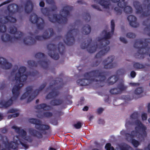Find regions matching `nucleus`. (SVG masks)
<instances>
[{
	"label": "nucleus",
	"mask_w": 150,
	"mask_h": 150,
	"mask_svg": "<svg viewBox=\"0 0 150 150\" xmlns=\"http://www.w3.org/2000/svg\"><path fill=\"white\" fill-rule=\"evenodd\" d=\"M26 68L23 67L18 69H13L9 77L10 80L13 81V83L15 84L12 90L13 96L7 101H2L0 103V108H6L10 106L12 104L13 101L16 100L19 96L20 90L23 85V82L26 80L27 78V76L24 74Z\"/></svg>",
	"instance_id": "1"
},
{
	"label": "nucleus",
	"mask_w": 150,
	"mask_h": 150,
	"mask_svg": "<svg viewBox=\"0 0 150 150\" xmlns=\"http://www.w3.org/2000/svg\"><path fill=\"white\" fill-rule=\"evenodd\" d=\"M18 136H14L13 141L8 143V139L6 137L0 134V149L1 150H8L11 148L14 150H18V145L20 144L22 148L25 149L28 148V145L26 142H31V138L27 135L26 131L21 129L18 133Z\"/></svg>",
	"instance_id": "2"
},
{
	"label": "nucleus",
	"mask_w": 150,
	"mask_h": 150,
	"mask_svg": "<svg viewBox=\"0 0 150 150\" xmlns=\"http://www.w3.org/2000/svg\"><path fill=\"white\" fill-rule=\"evenodd\" d=\"M111 33L108 32L106 30H103L100 34V36L96 38L98 42V49H100L99 52L96 55L97 58H100L105 55L109 50L110 47L108 46L110 44V41L108 39H110L114 30L115 23L114 21L112 20L111 22Z\"/></svg>",
	"instance_id": "3"
},
{
	"label": "nucleus",
	"mask_w": 150,
	"mask_h": 150,
	"mask_svg": "<svg viewBox=\"0 0 150 150\" xmlns=\"http://www.w3.org/2000/svg\"><path fill=\"white\" fill-rule=\"evenodd\" d=\"M86 79H80L77 81V82L79 85L81 86H86L92 83L93 82H97L100 84L98 87L102 86V82L104 81L105 77L100 73L99 71L96 70L92 71L85 75Z\"/></svg>",
	"instance_id": "4"
},
{
	"label": "nucleus",
	"mask_w": 150,
	"mask_h": 150,
	"mask_svg": "<svg viewBox=\"0 0 150 150\" xmlns=\"http://www.w3.org/2000/svg\"><path fill=\"white\" fill-rule=\"evenodd\" d=\"M135 125V130L132 132L131 134H128L126 135V139L129 142H131L134 146L135 147H137L140 144L139 142L133 139L134 137H138L140 134H141V132H142L144 135L146 134L145 131L146 128V127L143 125L141 122L138 120H136L134 123Z\"/></svg>",
	"instance_id": "5"
},
{
	"label": "nucleus",
	"mask_w": 150,
	"mask_h": 150,
	"mask_svg": "<svg viewBox=\"0 0 150 150\" xmlns=\"http://www.w3.org/2000/svg\"><path fill=\"white\" fill-rule=\"evenodd\" d=\"M29 122L35 125V128L38 131H36L32 128H29L28 131L29 133L33 136L39 138L42 137V132L43 131L49 129L50 127L49 126L42 124L41 121L38 120L30 118L28 120Z\"/></svg>",
	"instance_id": "6"
},
{
	"label": "nucleus",
	"mask_w": 150,
	"mask_h": 150,
	"mask_svg": "<svg viewBox=\"0 0 150 150\" xmlns=\"http://www.w3.org/2000/svg\"><path fill=\"white\" fill-rule=\"evenodd\" d=\"M72 9V7L69 6H64L60 12L59 15H50L49 20L52 23L57 22L59 23H64L67 21V17L69 15V11Z\"/></svg>",
	"instance_id": "7"
},
{
	"label": "nucleus",
	"mask_w": 150,
	"mask_h": 150,
	"mask_svg": "<svg viewBox=\"0 0 150 150\" xmlns=\"http://www.w3.org/2000/svg\"><path fill=\"white\" fill-rule=\"evenodd\" d=\"M48 55L54 59L57 60L59 58V51L62 53L64 50V47L62 43L59 44L52 43L49 44L47 46Z\"/></svg>",
	"instance_id": "8"
},
{
	"label": "nucleus",
	"mask_w": 150,
	"mask_h": 150,
	"mask_svg": "<svg viewBox=\"0 0 150 150\" xmlns=\"http://www.w3.org/2000/svg\"><path fill=\"white\" fill-rule=\"evenodd\" d=\"M9 32L11 35L4 34L1 36V38L3 41L14 42L20 38L23 35L21 31H16V28L14 27L11 28Z\"/></svg>",
	"instance_id": "9"
},
{
	"label": "nucleus",
	"mask_w": 150,
	"mask_h": 150,
	"mask_svg": "<svg viewBox=\"0 0 150 150\" xmlns=\"http://www.w3.org/2000/svg\"><path fill=\"white\" fill-rule=\"evenodd\" d=\"M77 25H72L70 26L69 30L65 35L63 39L64 42L69 45H71L74 41V36L76 35L79 32L78 30L76 28Z\"/></svg>",
	"instance_id": "10"
},
{
	"label": "nucleus",
	"mask_w": 150,
	"mask_h": 150,
	"mask_svg": "<svg viewBox=\"0 0 150 150\" xmlns=\"http://www.w3.org/2000/svg\"><path fill=\"white\" fill-rule=\"evenodd\" d=\"M8 10L6 12V15L4 17V21L3 22L4 23L8 22L9 21L11 22L15 23L16 20V18L11 17L12 14L14 13L17 9V6L16 4H12L9 5L8 7Z\"/></svg>",
	"instance_id": "11"
},
{
	"label": "nucleus",
	"mask_w": 150,
	"mask_h": 150,
	"mask_svg": "<svg viewBox=\"0 0 150 150\" xmlns=\"http://www.w3.org/2000/svg\"><path fill=\"white\" fill-rule=\"evenodd\" d=\"M147 45L145 42L142 43L140 41L136 42L134 45V47L139 48L137 53L136 54V57L138 58H143V54L150 52V48L146 47Z\"/></svg>",
	"instance_id": "12"
},
{
	"label": "nucleus",
	"mask_w": 150,
	"mask_h": 150,
	"mask_svg": "<svg viewBox=\"0 0 150 150\" xmlns=\"http://www.w3.org/2000/svg\"><path fill=\"white\" fill-rule=\"evenodd\" d=\"M96 42L91 43L92 40L90 39L87 42L82 43L81 45L82 49H87V51L89 53H93L95 52L98 49V42L96 40Z\"/></svg>",
	"instance_id": "13"
},
{
	"label": "nucleus",
	"mask_w": 150,
	"mask_h": 150,
	"mask_svg": "<svg viewBox=\"0 0 150 150\" xmlns=\"http://www.w3.org/2000/svg\"><path fill=\"white\" fill-rule=\"evenodd\" d=\"M38 91L36 90L34 92L32 91V88L28 87L26 88V92L20 98L21 100H23L28 97L27 102H30L33 100L38 94Z\"/></svg>",
	"instance_id": "14"
},
{
	"label": "nucleus",
	"mask_w": 150,
	"mask_h": 150,
	"mask_svg": "<svg viewBox=\"0 0 150 150\" xmlns=\"http://www.w3.org/2000/svg\"><path fill=\"white\" fill-rule=\"evenodd\" d=\"M30 21L33 23H36L38 28L42 30L44 28L45 23L44 20L41 18L39 17L35 13L31 15L29 19Z\"/></svg>",
	"instance_id": "15"
},
{
	"label": "nucleus",
	"mask_w": 150,
	"mask_h": 150,
	"mask_svg": "<svg viewBox=\"0 0 150 150\" xmlns=\"http://www.w3.org/2000/svg\"><path fill=\"white\" fill-rule=\"evenodd\" d=\"M33 34L30 33H29L22 40V42L27 45H32L34 44L35 41L33 38Z\"/></svg>",
	"instance_id": "16"
},
{
	"label": "nucleus",
	"mask_w": 150,
	"mask_h": 150,
	"mask_svg": "<svg viewBox=\"0 0 150 150\" xmlns=\"http://www.w3.org/2000/svg\"><path fill=\"white\" fill-rule=\"evenodd\" d=\"M125 5H126V4L125 3ZM126 5H125V6L123 8H121L119 7L118 6V7H120V8H119V7H116L115 8V10L116 12V13L118 15L120 14L122 12V9L124 8L125 7L124 9V12L126 13L127 14H129L131 13L132 12V8L131 7L129 6H126Z\"/></svg>",
	"instance_id": "17"
},
{
	"label": "nucleus",
	"mask_w": 150,
	"mask_h": 150,
	"mask_svg": "<svg viewBox=\"0 0 150 150\" xmlns=\"http://www.w3.org/2000/svg\"><path fill=\"white\" fill-rule=\"evenodd\" d=\"M114 59V57L113 56L109 57L104 63V67L105 69H108L112 67L113 65L112 62Z\"/></svg>",
	"instance_id": "18"
},
{
	"label": "nucleus",
	"mask_w": 150,
	"mask_h": 150,
	"mask_svg": "<svg viewBox=\"0 0 150 150\" xmlns=\"http://www.w3.org/2000/svg\"><path fill=\"white\" fill-rule=\"evenodd\" d=\"M43 35L45 40L49 39L53 37L54 35V32L52 29L50 28L45 30L43 33Z\"/></svg>",
	"instance_id": "19"
},
{
	"label": "nucleus",
	"mask_w": 150,
	"mask_h": 150,
	"mask_svg": "<svg viewBox=\"0 0 150 150\" xmlns=\"http://www.w3.org/2000/svg\"><path fill=\"white\" fill-rule=\"evenodd\" d=\"M0 64L2 65V67L3 69H8L12 67V64L3 58H0Z\"/></svg>",
	"instance_id": "20"
},
{
	"label": "nucleus",
	"mask_w": 150,
	"mask_h": 150,
	"mask_svg": "<svg viewBox=\"0 0 150 150\" xmlns=\"http://www.w3.org/2000/svg\"><path fill=\"white\" fill-rule=\"evenodd\" d=\"M91 30L90 26L88 24H86L83 26L81 29V32L83 34L88 35L90 33Z\"/></svg>",
	"instance_id": "21"
},
{
	"label": "nucleus",
	"mask_w": 150,
	"mask_h": 150,
	"mask_svg": "<svg viewBox=\"0 0 150 150\" xmlns=\"http://www.w3.org/2000/svg\"><path fill=\"white\" fill-rule=\"evenodd\" d=\"M117 87L121 93L127 88V86L124 84V81L122 80L119 81Z\"/></svg>",
	"instance_id": "22"
},
{
	"label": "nucleus",
	"mask_w": 150,
	"mask_h": 150,
	"mask_svg": "<svg viewBox=\"0 0 150 150\" xmlns=\"http://www.w3.org/2000/svg\"><path fill=\"white\" fill-rule=\"evenodd\" d=\"M117 76L113 75L110 77L107 81V83L108 85H112L115 83L118 80Z\"/></svg>",
	"instance_id": "23"
},
{
	"label": "nucleus",
	"mask_w": 150,
	"mask_h": 150,
	"mask_svg": "<svg viewBox=\"0 0 150 150\" xmlns=\"http://www.w3.org/2000/svg\"><path fill=\"white\" fill-rule=\"evenodd\" d=\"M33 5L31 1H28L26 4L25 7V10L27 13L31 12L33 9Z\"/></svg>",
	"instance_id": "24"
},
{
	"label": "nucleus",
	"mask_w": 150,
	"mask_h": 150,
	"mask_svg": "<svg viewBox=\"0 0 150 150\" xmlns=\"http://www.w3.org/2000/svg\"><path fill=\"white\" fill-rule=\"evenodd\" d=\"M59 94V93L57 91L54 89L47 96L46 98L47 99H50L55 97L57 96Z\"/></svg>",
	"instance_id": "25"
},
{
	"label": "nucleus",
	"mask_w": 150,
	"mask_h": 150,
	"mask_svg": "<svg viewBox=\"0 0 150 150\" xmlns=\"http://www.w3.org/2000/svg\"><path fill=\"white\" fill-rule=\"evenodd\" d=\"M52 115V113L49 112H41L40 114L37 115V117L39 118H42L43 117H48Z\"/></svg>",
	"instance_id": "26"
},
{
	"label": "nucleus",
	"mask_w": 150,
	"mask_h": 150,
	"mask_svg": "<svg viewBox=\"0 0 150 150\" xmlns=\"http://www.w3.org/2000/svg\"><path fill=\"white\" fill-rule=\"evenodd\" d=\"M63 102V100L61 99H56L51 101L50 104L52 105H59Z\"/></svg>",
	"instance_id": "27"
},
{
	"label": "nucleus",
	"mask_w": 150,
	"mask_h": 150,
	"mask_svg": "<svg viewBox=\"0 0 150 150\" xmlns=\"http://www.w3.org/2000/svg\"><path fill=\"white\" fill-rule=\"evenodd\" d=\"M134 6L137 10V12L138 13H141L142 8L141 6L140 3L137 1H135L133 3Z\"/></svg>",
	"instance_id": "28"
},
{
	"label": "nucleus",
	"mask_w": 150,
	"mask_h": 150,
	"mask_svg": "<svg viewBox=\"0 0 150 150\" xmlns=\"http://www.w3.org/2000/svg\"><path fill=\"white\" fill-rule=\"evenodd\" d=\"M114 2H119L118 6L121 8H123L125 6V3L124 2V0H112Z\"/></svg>",
	"instance_id": "29"
},
{
	"label": "nucleus",
	"mask_w": 150,
	"mask_h": 150,
	"mask_svg": "<svg viewBox=\"0 0 150 150\" xmlns=\"http://www.w3.org/2000/svg\"><path fill=\"white\" fill-rule=\"evenodd\" d=\"M49 107L47 105L45 104H42L37 105L36 107V108L38 110H46L48 109Z\"/></svg>",
	"instance_id": "30"
},
{
	"label": "nucleus",
	"mask_w": 150,
	"mask_h": 150,
	"mask_svg": "<svg viewBox=\"0 0 150 150\" xmlns=\"http://www.w3.org/2000/svg\"><path fill=\"white\" fill-rule=\"evenodd\" d=\"M134 67L136 69H142L145 68V66L142 64L137 62H135L133 64Z\"/></svg>",
	"instance_id": "31"
},
{
	"label": "nucleus",
	"mask_w": 150,
	"mask_h": 150,
	"mask_svg": "<svg viewBox=\"0 0 150 150\" xmlns=\"http://www.w3.org/2000/svg\"><path fill=\"white\" fill-rule=\"evenodd\" d=\"M3 21H4V17L2 19V20L0 22V32H4L6 31V27L3 25H2L3 23H6L7 22L4 23L3 22Z\"/></svg>",
	"instance_id": "32"
},
{
	"label": "nucleus",
	"mask_w": 150,
	"mask_h": 150,
	"mask_svg": "<svg viewBox=\"0 0 150 150\" xmlns=\"http://www.w3.org/2000/svg\"><path fill=\"white\" fill-rule=\"evenodd\" d=\"M110 92L112 94H117L122 93L117 87L111 89Z\"/></svg>",
	"instance_id": "33"
},
{
	"label": "nucleus",
	"mask_w": 150,
	"mask_h": 150,
	"mask_svg": "<svg viewBox=\"0 0 150 150\" xmlns=\"http://www.w3.org/2000/svg\"><path fill=\"white\" fill-rule=\"evenodd\" d=\"M11 128L14 129V131L18 134L21 130L22 129L21 128L15 125L12 126Z\"/></svg>",
	"instance_id": "34"
},
{
	"label": "nucleus",
	"mask_w": 150,
	"mask_h": 150,
	"mask_svg": "<svg viewBox=\"0 0 150 150\" xmlns=\"http://www.w3.org/2000/svg\"><path fill=\"white\" fill-rule=\"evenodd\" d=\"M38 64H39L45 69L47 68L48 67V64L45 61L42 62L40 60L38 62Z\"/></svg>",
	"instance_id": "35"
},
{
	"label": "nucleus",
	"mask_w": 150,
	"mask_h": 150,
	"mask_svg": "<svg viewBox=\"0 0 150 150\" xmlns=\"http://www.w3.org/2000/svg\"><path fill=\"white\" fill-rule=\"evenodd\" d=\"M143 92L142 88L141 87H139L136 88L134 91V93L137 95H139Z\"/></svg>",
	"instance_id": "36"
},
{
	"label": "nucleus",
	"mask_w": 150,
	"mask_h": 150,
	"mask_svg": "<svg viewBox=\"0 0 150 150\" xmlns=\"http://www.w3.org/2000/svg\"><path fill=\"white\" fill-rule=\"evenodd\" d=\"M35 57L36 58L40 60L44 57V54L42 53H38L36 54Z\"/></svg>",
	"instance_id": "37"
},
{
	"label": "nucleus",
	"mask_w": 150,
	"mask_h": 150,
	"mask_svg": "<svg viewBox=\"0 0 150 150\" xmlns=\"http://www.w3.org/2000/svg\"><path fill=\"white\" fill-rule=\"evenodd\" d=\"M129 24L130 25L133 27L136 28L139 26V24L137 22V20L134 21L132 22H130Z\"/></svg>",
	"instance_id": "38"
},
{
	"label": "nucleus",
	"mask_w": 150,
	"mask_h": 150,
	"mask_svg": "<svg viewBox=\"0 0 150 150\" xmlns=\"http://www.w3.org/2000/svg\"><path fill=\"white\" fill-rule=\"evenodd\" d=\"M121 150H133L129 146L127 145H124L121 149Z\"/></svg>",
	"instance_id": "39"
},
{
	"label": "nucleus",
	"mask_w": 150,
	"mask_h": 150,
	"mask_svg": "<svg viewBox=\"0 0 150 150\" xmlns=\"http://www.w3.org/2000/svg\"><path fill=\"white\" fill-rule=\"evenodd\" d=\"M127 19L129 22V23L131 22L134 21L136 20V18L135 17L132 15L129 16L128 18Z\"/></svg>",
	"instance_id": "40"
},
{
	"label": "nucleus",
	"mask_w": 150,
	"mask_h": 150,
	"mask_svg": "<svg viewBox=\"0 0 150 150\" xmlns=\"http://www.w3.org/2000/svg\"><path fill=\"white\" fill-rule=\"evenodd\" d=\"M35 39L36 40H39V41H41V40H45L43 34L42 36H41V35L36 36L35 37Z\"/></svg>",
	"instance_id": "41"
},
{
	"label": "nucleus",
	"mask_w": 150,
	"mask_h": 150,
	"mask_svg": "<svg viewBox=\"0 0 150 150\" xmlns=\"http://www.w3.org/2000/svg\"><path fill=\"white\" fill-rule=\"evenodd\" d=\"M126 36L129 38H135L136 35L133 33L129 32L127 34Z\"/></svg>",
	"instance_id": "42"
},
{
	"label": "nucleus",
	"mask_w": 150,
	"mask_h": 150,
	"mask_svg": "<svg viewBox=\"0 0 150 150\" xmlns=\"http://www.w3.org/2000/svg\"><path fill=\"white\" fill-rule=\"evenodd\" d=\"M105 148L106 150H114L113 147H111V144L110 143L107 144L105 146Z\"/></svg>",
	"instance_id": "43"
},
{
	"label": "nucleus",
	"mask_w": 150,
	"mask_h": 150,
	"mask_svg": "<svg viewBox=\"0 0 150 150\" xmlns=\"http://www.w3.org/2000/svg\"><path fill=\"white\" fill-rule=\"evenodd\" d=\"M42 12L45 15H47L48 11L47 8H42L41 10Z\"/></svg>",
	"instance_id": "44"
},
{
	"label": "nucleus",
	"mask_w": 150,
	"mask_h": 150,
	"mask_svg": "<svg viewBox=\"0 0 150 150\" xmlns=\"http://www.w3.org/2000/svg\"><path fill=\"white\" fill-rule=\"evenodd\" d=\"M19 113H16L15 114L11 115H10L8 116V119H10L12 117L13 118H15L16 117H18L19 116Z\"/></svg>",
	"instance_id": "45"
},
{
	"label": "nucleus",
	"mask_w": 150,
	"mask_h": 150,
	"mask_svg": "<svg viewBox=\"0 0 150 150\" xmlns=\"http://www.w3.org/2000/svg\"><path fill=\"white\" fill-rule=\"evenodd\" d=\"M74 127L77 129L80 128L81 127V123L79 122L74 125Z\"/></svg>",
	"instance_id": "46"
},
{
	"label": "nucleus",
	"mask_w": 150,
	"mask_h": 150,
	"mask_svg": "<svg viewBox=\"0 0 150 150\" xmlns=\"http://www.w3.org/2000/svg\"><path fill=\"white\" fill-rule=\"evenodd\" d=\"M147 116L146 113H143L142 114V118L143 120H146L147 119Z\"/></svg>",
	"instance_id": "47"
},
{
	"label": "nucleus",
	"mask_w": 150,
	"mask_h": 150,
	"mask_svg": "<svg viewBox=\"0 0 150 150\" xmlns=\"http://www.w3.org/2000/svg\"><path fill=\"white\" fill-rule=\"evenodd\" d=\"M129 84L131 86L136 87L139 86L140 84L139 83L131 82L129 83Z\"/></svg>",
	"instance_id": "48"
},
{
	"label": "nucleus",
	"mask_w": 150,
	"mask_h": 150,
	"mask_svg": "<svg viewBox=\"0 0 150 150\" xmlns=\"http://www.w3.org/2000/svg\"><path fill=\"white\" fill-rule=\"evenodd\" d=\"M29 65L33 66H36L37 65L35 64V62L33 61H29L28 62Z\"/></svg>",
	"instance_id": "49"
},
{
	"label": "nucleus",
	"mask_w": 150,
	"mask_h": 150,
	"mask_svg": "<svg viewBox=\"0 0 150 150\" xmlns=\"http://www.w3.org/2000/svg\"><path fill=\"white\" fill-rule=\"evenodd\" d=\"M84 19L87 21H89L90 20L91 17L90 15L87 14H86L84 16Z\"/></svg>",
	"instance_id": "50"
},
{
	"label": "nucleus",
	"mask_w": 150,
	"mask_h": 150,
	"mask_svg": "<svg viewBox=\"0 0 150 150\" xmlns=\"http://www.w3.org/2000/svg\"><path fill=\"white\" fill-rule=\"evenodd\" d=\"M138 117V114L137 113L135 112L131 116V117L133 119H135Z\"/></svg>",
	"instance_id": "51"
},
{
	"label": "nucleus",
	"mask_w": 150,
	"mask_h": 150,
	"mask_svg": "<svg viewBox=\"0 0 150 150\" xmlns=\"http://www.w3.org/2000/svg\"><path fill=\"white\" fill-rule=\"evenodd\" d=\"M1 132L4 134L8 132V129L6 127L1 128Z\"/></svg>",
	"instance_id": "52"
},
{
	"label": "nucleus",
	"mask_w": 150,
	"mask_h": 150,
	"mask_svg": "<svg viewBox=\"0 0 150 150\" xmlns=\"http://www.w3.org/2000/svg\"><path fill=\"white\" fill-rule=\"evenodd\" d=\"M17 110L14 109H11L9 110L8 111V113H15L17 111Z\"/></svg>",
	"instance_id": "53"
},
{
	"label": "nucleus",
	"mask_w": 150,
	"mask_h": 150,
	"mask_svg": "<svg viewBox=\"0 0 150 150\" xmlns=\"http://www.w3.org/2000/svg\"><path fill=\"white\" fill-rule=\"evenodd\" d=\"M120 40L122 42L124 43H126L127 42V41L125 39V38H124L122 37H121L120 38Z\"/></svg>",
	"instance_id": "54"
},
{
	"label": "nucleus",
	"mask_w": 150,
	"mask_h": 150,
	"mask_svg": "<svg viewBox=\"0 0 150 150\" xmlns=\"http://www.w3.org/2000/svg\"><path fill=\"white\" fill-rule=\"evenodd\" d=\"M136 73L134 71H132L131 72L130 74L131 76L132 77L134 78L136 76Z\"/></svg>",
	"instance_id": "55"
},
{
	"label": "nucleus",
	"mask_w": 150,
	"mask_h": 150,
	"mask_svg": "<svg viewBox=\"0 0 150 150\" xmlns=\"http://www.w3.org/2000/svg\"><path fill=\"white\" fill-rule=\"evenodd\" d=\"M147 8V13H148V14H150V3L148 5Z\"/></svg>",
	"instance_id": "56"
},
{
	"label": "nucleus",
	"mask_w": 150,
	"mask_h": 150,
	"mask_svg": "<svg viewBox=\"0 0 150 150\" xmlns=\"http://www.w3.org/2000/svg\"><path fill=\"white\" fill-rule=\"evenodd\" d=\"M92 7H93V8H96L99 11H101V10L100 9L98 6H96L95 5H92Z\"/></svg>",
	"instance_id": "57"
},
{
	"label": "nucleus",
	"mask_w": 150,
	"mask_h": 150,
	"mask_svg": "<svg viewBox=\"0 0 150 150\" xmlns=\"http://www.w3.org/2000/svg\"><path fill=\"white\" fill-rule=\"evenodd\" d=\"M103 110V109L102 108H99L97 110V112L99 113H101Z\"/></svg>",
	"instance_id": "58"
},
{
	"label": "nucleus",
	"mask_w": 150,
	"mask_h": 150,
	"mask_svg": "<svg viewBox=\"0 0 150 150\" xmlns=\"http://www.w3.org/2000/svg\"><path fill=\"white\" fill-rule=\"evenodd\" d=\"M47 3L49 4H52L54 2L53 0H46Z\"/></svg>",
	"instance_id": "59"
},
{
	"label": "nucleus",
	"mask_w": 150,
	"mask_h": 150,
	"mask_svg": "<svg viewBox=\"0 0 150 150\" xmlns=\"http://www.w3.org/2000/svg\"><path fill=\"white\" fill-rule=\"evenodd\" d=\"M9 2V1H5L4 2H3V3H2V4H1L0 5V7L4 5H5L6 4H7V3H8Z\"/></svg>",
	"instance_id": "60"
},
{
	"label": "nucleus",
	"mask_w": 150,
	"mask_h": 150,
	"mask_svg": "<svg viewBox=\"0 0 150 150\" xmlns=\"http://www.w3.org/2000/svg\"><path fill=\"white\" fill-rule=\"evenodd\" d=\"M45 5V3L43 1H41L40 3V6L43 7Z\"/></svg>",
	"instance_id": "61"
},
{
	"label": "nucleus",
	"mask_w": 150,
	"mask_h": 150,
	"mask_svg": "<svg viewBox=\"0 0 150 150\" xmlns=\"http://www.w3.org/2000/svg\"><path fill=\"white\" fill-rule=\"evenodd\" d=\"M88 108L87 106H86L83 108V111H86L88 110Z\"/></svg>",
	"instance_id": "62"
},
{
	"label": "nucleus",
	"mask_w": 150,
	"mask_h": 150,
	"mask_svg": "<svg viewBox=\"0 0 150 150\" xmlns=\"http://www.w3.org/2000/svg\"><path fill=\"white\" fill-rule=\"evenodd\" d=\"M148 112H149L150 113V103L148 104Z\"/></svg>",
	"instance_id": "63"
},
{
	"label": "nucleus",
	"mask_w": 150,
	"mask_h": 150,
	"mask_svg": "<svg viewBox=\"0 0 150 150\" xmlns=\"http://www.w3.org/2000/svg\"><path fill=\"white\" fill-rule=\"evenodd\" d=\"M45 87V85L44 84L42 85L41 87L40 88V90L42 89L43 88Z\"/></svg>",
	"instance_id": "64"
}]
</instances>
